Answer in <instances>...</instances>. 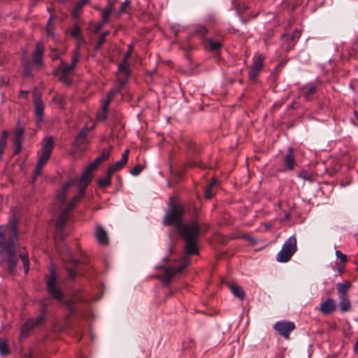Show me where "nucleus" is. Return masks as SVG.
<instances>
[{
    "instance_id": "1",
    "label": "nucleus",
    "mask_w": 358,
    "mask_h": 358,
    "mask_svg": "<svg viewBox=\"0 0 358 358\" xmlns=\"http://www.w3.org/2000/svg\"><path fill=\"white\" fill-rule=\"evenodd\" d=\"M184 213L185 208L182 205L172 206L165 215L163 223L164 225L175 223L179 234L185 242L184 248L185 254L197 255L199 253L197 244L201 229L196 222L183 223Z\"/></svg>"
},
{
    "instance_id": "2",
    "label": "nucleus",
    "mask_w": 358,
    "mask_h": 358,
    "mask_svg": "<svg viewBox=\"0 0 358 358\" xmlns=\"http://www.w3.org/2000/svg\"><path fill=\"white\" fill-rule=\"evenodd\" d=\"M18 241L17 221L13 215L6 224L0 226V260L7 264L9 274L14 273L18 262Z\"/></svg>"
},
{
    "instance_id": "3",
    "label": "nucleus",
    "mask_w": 358,
    "mask_h": 358,
    "mask_svg": "<svg viewBox=\"0 0 358 358\" xmlns=\"http://www.w3.org/2000/svg\"><path fill=\"white\" fill-rule=\"evenodd\" d=\"M133 45L134 43H131L129 45L128 50L122 58V61L118 64V69L117 72V83L115 87L108 93L107 99L104 106H103V110L104 112H106L108 106L112 100L113 97L115 94L120 93L127 83L130 75L129 66L127 64V60L132 54Z\"/></svg>"
},
{
    "instance_id": "4",
    "label": "nucleus",
    "mask_w": 358,
    "mask_h": 358,
    "mask_svg": "<svg viewBox=\"0 0 358 358\" xmlns=\"http://www.w3.org/2000/svg\"><path fill=\"white\" fill-rule=\"evenodd\" d=\"M58 280L56 273L53 268L50 269V276L47 281L46 289L48 294L55 299L58 301L62 302V304L66 307L69 311V315L66 316V320H68L69 317L76 312L77 309L73 300L68 299L62 301L64 294L57 287V285Z\"/></svg>"
},
{
    "instance_id": "5",
    "label": "nucleus",
    "mask_w": 358,
    "mask_h": 358,
    "mask_svg": "<svg viewBox=\"0 0 358 358\" xmlns=\"http://www.w3.org/2000/svg\"><path fill=\"white\" fill-rule=\"evenodd\" d=\"M53 146L54 138L52 136H49L44 139V143L42 144L41 148V152H38V160L35 167L33 182L36 180V178L41 174L43 166L50 157Z\"/></svg>"
},
{
    "instance_id": "6",
    "label": "nucleus",
    "mask_w": 358,
    "mask_h": 358,
    "mask_svg": "<svg viewBox=\"0 0 358 358\" xmlns=\"http://www.w3.org/2000/svg\"><path fill=\"white\" fill-rule=\"evenodd\" d=\"M296 251V238L293 235L287 238L282 245L281 250L277 254L276 261L281 263L287 262Z\"/></svg>"
},
{
    "instance_id": "7",
    "label": "nucleus",
    "mask_w": 358,
    "mask_h": 358,
    "mask_svg": "<svg viewBox=\"0 0 358 358\" xmlns=\"http://www.w3.org/2000/svg\"><path fill=\"white\" fill-rule=\"evenodd\" d=\"M45 312L37 316L35 319H28L24 323L20 331V338H25L28 336L29 331L34 327H39L45 320Z\"/></svg>"
},
{
    "instance_id": "8",
    "label": "nucleus",
    "mask_w": 358,
    "mask_h": 358,
    "mask_svg": "<svg viewBox=\"0 0 358 358\" xmlns=\"http://www.w3.org/2000/svg\"><path fill=\"white\" fill-rule=\"evenodd\" d=\"M188 262H184L178 266H169L164 269V272L162 276V280L166 285L172 281V279L175 275L182 273V271L187 266Z\"/></svg>"
},
{
    "instance_id": "9",
    "label": "nucleus",
    "mask_w": 358,
    "mask_h": 358,
    "mask_svg": "<svg viewBox=\"0 0 358 358\" xmlns=\"http://www.w3.org/2000/svg\"><path fill=\"white\" fill-rule=\"evenodd\" d=\"M34 112L37 119V124H39L42 122L43 118L44 104L41 100V93L36 88L33 92Z\"/></svg>"
},
{
    "instance_id": "10",
    "label": "nucleus",
    "mask_w": 358,
    "mask_h": 358,
    "mask_svg": "<svg viewBox=\"0 0 358 358\" xmlns=\"http://www.w3.org/2000/svg\"><path fill=\"white\" fill-rule=\"evenodd\" d=\"M274 329L285 339L289 338L290 333L294 330L295 324L292 322L279 321L274 325Z\"/></svg>"
},
{
    "instance_id": "11",
    "label": "nucleus",
    "mask_w": 358,
    "mask_h": 358,
    "mask_svg": "<svg viewBox=\"0 0 358 358\" xmlns=\"http://www.w3.org/2000/svg\"><path fill=\"white\" fill-rule=\"evenodd\" d=\"M264 59L265 57L262 54L259 55L257 58H254L248 73V76L250 80L255 79L258 76L263 67Z\"/></svg>"
},
{
    "instance_id": "12",
    "label": "nucleus",
    "mask_w": 358,
    "mask_h": 358,
    "mask_svg": "<svg viewBox=\"0 0 358 358\" xmlns=\"http://www.w3.org/2000/svg\"><path fill=\"white\" fill-rule=\"evenodd\" d=\"M24 139V129L20 125L17 124L15 132H14V140L13 144L15 147L14 153L18 154L22 150V143Z\"/></svg>"
},
{
    "instance_id": "13",
    "label": "nucleus",
    "mask_w": 358,
    "mask_h": 358,
    "mask_svg": "<svg viewBox=\"0 0 358 358\" xmlns=\"http://www.w3.org/2000/svg\"><path fill=\"white\" fill-rule=\"evenodd\" d=\"M99 166L98 163L95 161L91 162L85 169L81 178L79 181H80L81 184H84V186H87L92 179V173L93 171H94L97 166Z\"/></svg>"
},
{
    "instance_id": "14",
    "label": "nucleus",
    "mask_w": 358,
    "mask_h": 358,
    "mask_svg": "<svg viewBox=\"0 0 358 358\" xmlns=\"http://www.w3.org/2000/svg\"><path fill=\"white\" fill-rule=\"evenodd\" d=\"M73 70V69L71 66H64V62L62 61L55 73H56L57 71H60L59 80L66 85H70L71 80L69 78V75L71 73Z\"/></svg>"
},
{
    "instance_id": "15",
    "label": "nucleus",
    "mask_w": 358,
    "mask_h": 358,
    "mask_svg": "<svg viewBox=\"0 0 358 358\" xmlns=\"http://www.w3.org/2000/svg\"><path fill=\"white\" fill-rule=\"evenodd\" d=\"M284 165L286 171H292L296 165L294 152L292 148H289L284 157Z\"/></svg>"
},
{
    "instance_id": "16",
    "label": "nucleus",
    "mask_w": 358,
    "mask_h": 358,
    "mask_svg": "<svg viewBox=\"0 0 358 358\" xmlns=\"http://www.w3.org/2000/svg\"><path fill=\"white\" fill-rule=\"evenodd\" d=\"M44 52V45L41 41H38L36 44L35 50L32 54L33 62L34 64L41 65L43 64V55Z\"/></svg>"
},
{
    "instance_id": "17",
    "label": "nucleus",
    "mask_w": 358,
    "mask_h": 358,
    "mask_svg": "<svg viewBox=\"0 0 358 358\" xmlns=\"http://www.w3.org/2000/svg\"><path fill=\"white\" fill-rule=\"evenodd\" d=\"M66 258H67V260H69L70 262V264L71 265V266H67V271L69 273V275L71 278H73L77 275L80 262L78 259L74 258L71 255V254H69Z\"/></svg>"
},
{
    "instance_id": "18",
    "label": "nucleus",
    "mask_w": 358,
    "mask_h": 358,
    "mask_svg": "<svg viewBox=\"0 0 358 358\" xmlns=\"http://www.w3.org/2000/svg\"><path fill=\"white\" fill-rule=\"evenodd\" d=\"M336 308V303L332 299H327L320 304V310L324 314H330L335 311Z\"/></svg>"
},
{
    "instance_id": "19",
    "label": "nucleus",
    "mask_w": 358,
    "mask_h": 358,
    "mask_svg": "<svg viewBox=\"0 0 358 358\" xmlns=\"http://www.w3.org/2000/svg\"><path fill=\"white\" fill-rule=\"evenodd\" d=\"M79 187H80V191L78 192V194H76V196H74V197L73 198L72 201L69 203L67 208H69V210H72L76 204L80 201V200L85 195V189L87 187V186H84V184H81L80 183V181H79V184H78Z\"/></svg>"
},
{
    "instance_id": "20",
    "label": "nucleus",
    "mask_w": 358,
    "mask_h": 358,
    "mask_svg": "<svg viewBox=\"0 0 358 358\" xmlns=\"http://www.w3.org/2000/svg\"><path fill=\"white\" fill-rule=\"evenodd\" d=\"M95 236L97 242L101 245H107L108 243V238L107 232L102 227L99 226L96 230Z\"/></svg>"
},
{
    "instance_id": "21",
    "label": "nucleus",
    "mask_w": 358,
    "mask_h": 358,
    "mask_svg": "<svg viewBox=\"0 0 358 358\" xmlns=\"http://www.w3.org/2000/svg\"><path fill=\"white\" fill-rule=\"evenodd\" d=\"M316 90V85H306L300 90V94L306 100H310L311 96L315 93Z\"/></svg>"
},
{
    "instance_id": "22",
    "label": "nucleus",
    "mask_w": 358,
    "mask_h": 358,
    "mask_svg": "<svg viewBox=\"0 0 358 358\" xmlns=\"http://www.w3.org/2000/svg\"><path fill=\"white\" fill-rule=\"evenodd\" d=\"M90 131V129L87 128H85L84 129H82L78 136L75 138V140L73 141V146L76 148H79L80 145H82L83 143H85L87 134Z\"/></svg>"
},
{
    "instance_id": "23",
    "label": "nucleus",
    "mask_w": 358,
    "mask_h": 358,
    "mask_svg": "<svg viewBox=\"0 0 358 358\" xmlns=\"http://www.w3.org/2000/svg\"><path fill=\"white\" fill-rule=\"evenodd\" d=\"M74 180H69L68 182H66L62 188L61 192L57 195V199L58 200V202L59 203L60 206H62L65 201L66 199V191L68 188L73 185Z\"/></svg>"
},
{
    "instance_id": "24",
    "label": "nucleus",
    "mask_w": 358,
    "mask_h": 358,
    "mask_svg": "<svg viewBox=\"0 0 358 358\" xmlns=\"http://www.w3.org/2000/svg\"><path fill=\"white\" fill-rule=\"evenodd\" d=\"M339 307L343 313L348 312L351 309V303L348 295L339 296Z\"/></svg>"
},
{
    "instance_id": "25",
    "label": "nucleus",
    "mask_w": 358,
    "mask_h": 358,
    "mask_svg": "<svg viewBox=\"0 0 358 358\" xmlns=\"http://www.w3.org/2000/svg\"><path fill=\"white\" fill-rule=\"evenodd\" d=\"M71 210H69L68 208L64 209L59 215L56 225L58 229H63L65 223L66 222L69 217V213Z\"/></svg>"
},
{
    "instance_id": "26",
    "label": "nucleus",
    "mask_w": 358,
    "mask_h": 358,
    "mask_svg": "<svg viewBox=\"0 0 358 358\" xmlns=\"http://www.w3.org/2000/svg\"><path fill=\"white\" fill-rule=\"evenodd\" d=\"M229 288L233 294L240 300H243L245 299V292L238 284L234 282L231 283L229 285Z\"/></svg>"
},
{
    "instance_id": "27",
    "label": "nucleus",
    "mask_w": 358,
    "mask_h": 358,
    "mask_svg": "<svg viewBox=\"0 0 358 358\" xmlns=\"http://www.w3.org/2000/svg\"><path fill=\"white\" fill-rule=\"evenodd\" d=\"M129 150L126 149L122 155V159L117 162H116L112 166L116 170L118 171L124 167L126 163L128 161L129 158Z\"/></svg>"
},
{
    "instance_id": "28",
    "label": "nucleus",
    "mask_w": 358,
    "mask_h": 358,
    "mask_svg": "<svg viewBox=\"0 0 358 358\" xmlns=\"http://www.w3.org/2000/svg\"><path fill=\"white\" fill-rule=\"evenodd\" d=\"M351 287V284L349 282H345L343 283L337 284L338 294V296H345L348 294V290Z\"/></svg>"
},
{
    "instance_id": "29",
    "label": "nucleus",
    "mask_w": 358,
    "mask_h": 358,
    "mask_svg": "<svg viewBox=\"0 0 358 358\" xmlns=\"http://www.w3.org/2000/svg\"><path fill=\"white\" fill-rule=\"evenodd\" d=\"M8 136V132L7 131H3L1 136V138H0V159H1V155L4 152V150L6 147Z\"/></svg>"
},
{
    "instance_id": "30",
    "label": "nucleus",
    "mask_w": 358,
    "mask_h": 358,
    "mask_svg": "<svg viewBox=\"0 0 358 358\" xmlns=\"http://www.w3.org/2000/svg\"><path fill=\"white\" fill-rule=\"evenodd\" d=\"M89 1V0H80L74 6L73 11H72V15L73 17H78L81 12L83 6Z\"/></svg>"
},
{
    "instance_id": "31",
    "label": "nucleus",
    "mask_w": 358,
    "mask_h": 358,
    "mask_svg": "<svg viewBox=\"0 0 358 358\" xmlns=\"http://www.w3.org/2000/svg\"><path fill=\"white\" fill-rule=\"evenodd\" d=\"M114 6L112 2L109 1L101 13V18L109 20L110 14L113 11Z\"/></svg>"
},
{
    "instance_id": "32",
    "label": "nucleus",
    "mask_w": 358,
    "mask_h": 358,
    "mask_svg": "<svg viewBox=\"0 0 358 358\" xmlns=\"http://www.w3.org/2000/svg\"><path fill=\"white\" fill-rule=\"evenodd\" d=\"M19 257L22 262L24 273L27 274L29 269V260L28 257V254L27 252H23L20 254Z\"/></svg>"
},
{
    "instance_id": "33",
    "label": "nucleus",
    "mask_w": 358,
    "mask_h": 358,
    "mask_svg": "<svg viewBox=\"0 0 358 358\" xmlns=\"http://www.w3.org/2000/svg\"><path fill=\"white\" fill-rule=\"evenodd\" d=\"M209 48L210 50L212 51H217L219 50L222 47V43L219 41H215L213 38H208L207 40Z\"/></svg>"
},
{
    "instance_id": "34",
    "label": "nucleus",
    "mask_w": 358,
    "mask_h": 358,
    "mask_svg": "<svg viewBox=\"0 0 358 358\" xmlns=\"http://www.w3.org/2000/svg\"><path fill=\"white\" fill-rule=\"evenodd\" d=\"M110 34L109 31L102 32L95 45V50H99L102 45L106 42V37Z\"/></svg>"
},
{
    "instance_id": "35",
    "label": "nucleus",
    "mask_w": 358,
    "mask_h": 358,
    "mask_svg": "<svg viewBox=\"0 0 358 358\" xmlns=\"http://www.w3.org/2000/svg\"><path fill=\"white\" fill-rule=\"evenodd\" d=\"M10 353L8 345L4 340L0 339V355L2 356L7 355Z\"/></svg>"
},
{
    "instance_id": "36",
    "label": "nucleus",
    "mask_w": 358,
    "mask_h": 358,
    "mask_svg": "<svg viewBox=\"0 0 358 358\" xmlns=\"http://www.w3.org/2000/svg\"><path fill=\"white\" fill-rule=\"evenodd\" d=\"M110 150H104L101 155L100 156H99L98 157L96 158V159L94 160L96 163H98V164H100L103 160L106 159L108 158L109 155H110Z\"/></svg>"
},
{
    "instance_id": "37",
    "label": "nucleus",
    "mask_w": 358,
    "mask_h": 358,
    "mask_svg": "<svg viewBox=\"0 0 358 358\" xmlns=\"http://www.w3.org/2000/svg\"><path fill=\"white\" fill-rule=\"evenodd\" d=\"M143 166L140 164H138L133 169H131L130 170L129 173L132 176H136L141 173V172L143 171Z\"/></svg>"
},
{
    "instance_id": "38",
    "label": "nucleus",
    "mask_w": 358,
    "mask_h": 358,
    "mask_svg": "<svg viewBox=\"0 0 358 358\" xmlns=\"http://www.w3.org/2000/svg\"><path fill=\"white\" fill-rule=\"evenodd\" d=\"M301 31L300 29H296L294 32L293 33L292 36H291V41L292 42V44L289 45V48H292L296 41L300 38Z\"/></svg>"
},
{
    "instance_id": "39",
    "label": "nucleus",
    "mask_w": 358,
    "mask_h": 358,
    "mask_svg": "<svg viewBox=\"0 0 358 358\" xmlns=\"http://www.w3.org/2000/svg\"><path fill=\"white\" fill-rule=\"evenodd\" d=\"M71 34L76 38H80L81 37V29L78 24L73 25Z\"/></svg>"
},
{
    "instance_id": "40",
    "label": "nucleus",
    "mask_w": 358,
    "mask_h": 358,
    "mask_svg": "<svg viewBox=\"0 0 358 358\" xmlns=\"http://www.w3.org/2000/svg\"><path fill=\"white\" fill-rule=\"evenodd\" d=\"M108 19H106V18H101V21L99 23H97L96 25H95V27H94V33L97 34L99 33L101 29L103 28V27L108 22Z\"/></svg>"
},
{
    "instance_id": "41",
    "label": "nucleus",
    "mask_w": 358,
    "mask_h": 358,
    "mask_svg": "<svg viewBox=\"0 0 358 358\" xmlns=\"http://www.w3.org/2000/svg\"><path fill=\"white\" fill-rule=\"evenodd\" d=\"M186 166L187 167H196V166H198V167H200L201 169H203L204 168V166H203V164L201 163H200L199 162H197L196 160H192L191 159H189L186 163Z\"/></svg>"
},
{
    "instance_id": "42",
    "label": "nucleus",
    "mask_w": 358,
    "mask_h": 358,
    "mask_svg": "<svg viewBox=\"0 0 358 358\" xmlns=\"http://www.w3.org/2000/svg\"><path fill=\"white\" fill-rule=\"evenodd\" d=\"M111 183V179L106 176L99 180V185L101 187H108Z\"/></svg>"
},
{
    "instance_id": "43",
    "label": "nucleus",
    "mask_w": 358,
    "mask_h": 358,
    "mask_svg": "<svg viewBox=\"0 0 358 358\" xmlns=\"http://www.w3.org/2000/svg\"><path fill=\"white\" fill-rule=\"evenodd\" d=\"M336 256L343 264H345L348 261V256L343 254L340 250L336 251Z\"/></svg>"
},
{
    "instance_id": "44",
    "label": "nucleus",
    "mask_w": 358,
    "mask_h": 358,
    "mask_svg": "<svg viewBox=\"0 0 358 358\" xmlns=\"http://www.w3.org/2000/svg\"><path fill=\"white\" fill-rule=\"evenodd\" d=\"M23 73L25 77H29L31 75V69L28 63L23 65Z\"/></svg>"
},
{
    "instance_id": "45",
    "label": "nucleus",
    "mask_w": 358,
    "mask_h": 358,
    "mask_svg": "<svg viewBox=\"0 0 358 358\" xmlns=\"http://www.w3.org/2000/svg\"><path fill=\"white\" fill-rule=\"evenodd\" d=\"M78 59H79V54H78V52L76 51L72 57V61H71V64H69L68 66L72 67V69H74L75 66L78 61Z\"/></svg>"
},
{
    "instance_id": "46",
    "label": "nucleus",
    "mask_w": 358,
    "mask_h": 358,
    "mask_svg": "<svg viewBox=\"0 0 358 358\" xmlns=\"http://www.w3.org/2000/svg\"><path fill=\"white\" fill-rule=\"evenodd\" d=\"M214 183H210L208 188L205 190V196L206 199H210L212 197L211 189Z\"/></svg>"
},
{
    "instance_id": "47",
    "label": "nucleus",
    "mask_w": 358,
    "mask_h": 358,
    "mask_svg": "<svg viewBox=\"0 0 358 358\" xmlns=\"http://www.w3.org/2000/svg\"><path fill=\"white\" fill-rule=\"evenodd\" d=\"M130 3V1L127 0L124 1L120 8L119 13H123L126 11L127 6Z\"/></svg>"
},
{
    "instance_id": "48",
    "label": "nucleus",
    "mask_w": 358,
    "mask_h": 358,
    "mask_svg": "<svg viewBox=\"0 0 358 358\" xmlns=\"http://www.w3.org/2000/svg\"><path fill=\"white\" fill-rule=\"evenodd\" d=\"M299 176L301 178H303L304 180L311 181L309 174L306 171H302L301 172H300L299 173Z\"/></svg>"
},
{
    "instance_id": "49",
    "label": "nucleus",
    "mask_w": 358,
    "mask_h": 358,
    "mask_svg": "<svg viewBox=\"0 0 358 358\" xmlns=\"http://www.w3.org/2000/svg\"><path fill=\"white\" fill-rule=\"evenodd\" d=\"M46 34L52 38L55 36L54 27H46Z\"/></svg>"
},
{
    "instance_id": "50",
    "label": "nucleus",
    "mask_w": 358,
    "mask_h": 358,
    "mask_svg": "<svg viewBox=\"0 0 358 358\" xmlns=\"http://www.w3.org/2000/svg\"><path fill=\"white\" fill-rule=\"evenodd\" d=\"M117 171L112 166H110L107 170V174L106 176L111 179L112 175Z\"/></svg>"
},
{
    "instance_id": "51",
    "label": "nucleus",
    "mask_w": 358,
    "mask_h": 358,
    "mask_svg": "<svg viewBox=\"0 0 358 358\" xmlns=\"http://www.w3.org/2000/svg\"><path fill=\"white\" fill-rule=\"evenodd\" d=\"M55 17L51 15L47 22V24H46V27H53V24H52V20H54Z\"/></svg>"
},
{
    "instance_id": "52",
    "label": "nucleus",
    "mask_w": 358,
    "mask_h": 358,
    "mask_svg": "<svg viewBox=\"0 0 358 358\" xmlns=\"http://www.w3.org/2000/svg\"><path fill=\"white\" fill-rule=\"evenodd\" d=\"M196 31L201 33L202 35H205L207 33V30L204 27H199Z\"/></svg>"
},
{
    "instance_id": "53",
    "label": "nucleus",
    "mask_w": 358,
    "mask_h": 358,
    "mask_svg": "<svg viewBox=\"0 0 358 358\" xmlns=\"http://www.w3.org/2000/svg\"><path fill=\"white\" fill-rule=\"evenodd\" d=\"M194 147H195V144L192 142V141H189L188 143H187V148L189 150V151L190 152L191 150L193 151V150L194 149Z\"/></svg>"
},
{
    "instance_id": "54",
    "label": "nucleus",
    "mask_w": 358,
    "mask_h": 358,
    "mask_svg": "<svg viewBox=\"0 0 358 358\" xmlns=\"http://www.w3.org/2000/svg\"><path fill=\"white\" fill-rule=\"evenodd\" d=\"M244 237H245L247 240H248L249 241H250V242H253V243H254V242H255V241H256V240H255V238L254 237H252V236H249V235H245Z\"/></svg>"
},
{
    "instance_id": "55",
    "label": "nucleus",
    "mask_w": 358,
    "mask_h": 358,
    "mask_svg": "<svg viewBox=\"0 0 358 358\" xmlns=\"http://www.w3.org/2000/svg\"><path fill=\"white\" fill-rule=\"evenodd\" d=\"M20 92H21V94H24L26 96L28 94V92L27 91L21 90Z\"/></svg>"
},
{
    "instance_id": "56",
    "label": "nucleus",
    "mask_w": 358,
    "mask_h": 358,
    "mask_svg": "<svg viewBox=\"0 0 358 358\" xmlns=\"http://www.w3.org/2000/svg\"><path fill=\"white\" fill-rule=\"evenodd\" d=\"M53 59H60L59 56V55H55L52 57Z\"/></svg>"
},
{
    "instance_id": "57",
    "label": "nucleus",
    "mask_w": 358,
    "mask_h": 358,
    "mask_svg": "<svg viewBox=\"0 0 358 358\" xmlns=\"http://www.w3.org/2000/svg\"><path fill=\"white\" fill-rule=\"evenodd\" d=\"M52 8H48V11L49 13H51V12H52Z\"/></svg>"
},
{
    "instance_id": "58",
    "label": "nucleus",
    "mask_w": 358,
    "mask_h": 358,
    "mask_svg": "<svg viewBox=\"0 0 358 358\" xmlns=\"http://www.w3.org/2000/svg\"><path fill=\"white\" fill-rule=\"evenodd\" d=\"M282 38H286V37H287V34H284V35H282Z\"/></svg>"
},
{
    "instance_id": "59",
    "label": "nucleus",
    "mask_w": 358,
    "mask_h": 358,
    "mask_svg": "<svg viewBox=\"0 0 358 358\" xmlns=\"http://www.w3.org/2000/svg\"><path fill=\"white\" fill-rule=\"evenodd\" d=\"M354 113H355V115H357V110H355Z\"/></svg>"
},
{
    "instance_id": "60",
    "label": "nucleus",
    "mask_w": 358,
    "mask_h": 358,
    "mask_svg": "<svg viewBox=\"0 0 358 358\" xmlns=\"http://www.w3.org/2000/svg\"><path fill=\"white\" fill-rule=\"evenodd\" d=\"M338 272H339V273H341V268H339V269H338Z\"/></svg>"
},
{
    "instance_id": "61",
    "label": "nucleus",
    "mask_w": 358,
    "mask_h": 358,
    "mask_svg": "<svg viewBox=\"0 0 358 358\" xmlns=\"http://www.w3.org/2000/svg\"><path fill=\"white\" fill-rule=\"evenodd\" d=\"M27 358H29V357H27Z\"/></svg>"
}]
</instances>
